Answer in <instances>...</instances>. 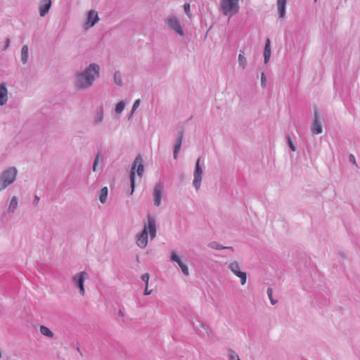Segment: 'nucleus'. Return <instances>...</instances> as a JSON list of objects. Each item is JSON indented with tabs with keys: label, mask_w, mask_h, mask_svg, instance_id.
<instances>
[{
	"label": "nucleus",
	"mask_w": 360,
	"mask_h": 360,
	"mask_svg": "<svg viewBox=\"0 0 360 360\" xmlns=\"http://www.w3.org/2000/svg\"><path fill=\"white\" fill-rule=\"evenodd\" d=\"M99 70L98 65L91 63L84 71L77 74L75 86L81 89L89 88L93 84L94 80L98 77Z\"/></svg>",
	"instance_id": "f257e3e1"
},
{
	"label": "nucleus",
	"mask_w": 360,
	"mask_h": 360,
	"mask_svg": "<svg viewBox=\"0 0 360 360\" xmlns=\"http://www.w3.org/2000/svg\"><path fill=\"white\" fill-rule=\"evenodd\" d=\"M18 170L15 167H11L3 171L0 176V192L11 185L16 179Z\"/></svg>",
	"instance_id": "f03ea898"
},
{
	"label": "nucleus",
	"mask_w": 360,
	"mask_h": 360,
	"mask_svg": "<svg viewBox=\"0 0 360 360\" xmlns=\"http://www.w3.org/2000/svg\"><path fill=\"white\" fill-rule=\"evenodd\" d=\"M136 169V172H137L138 176H139L140 179H141L143 176L144 167H143V160H142L141 155H138L135 158L134 163L131 166V170H130L129 177H130L131 188L130 195H132L134 191V187H135L134 179H135V169Z\"/></svg>",
	"instance_id": "7ed1b4c3"
},
{
	"label": "nucleus",
	"mask_w": 360,
	"mask_h": 360,
	"mask_svg": "<svg viewBox=\"0 0 360 360\" xmlns=\"http://www.w3.org/2000/svg\"><path fill=\"white\" fill-rule=\"evenodd\" d=\"M240 0H221V9L225 15L231 17L236 14L240 9Z\"/></svg>",
	"instance_id": "20e7f679"
},
{
	"label": "nucleus",
	"mask_w": 360,
	"mask_h": 360,
	"mask_svg": "<svg viewBox=\"0 0 360 360\" xmlns=\"http://www.w3.org/2000/svg\"><path fill=\"white\" fill-rule=\"evenodd\" d=\"M204 165L201 164L200 158H198L195 163V167L193 172V186L196 191H198L201 186V182L203 176Z\"/></svg>",
	"instance_id": "39448f33"
},
{
	"label": "nucleus",
	"mask_w": 360,
	"mask_h": 360,
	"mask_svg": "<svg viewBox=\"0 0 360 360\" xmlns=\"http://www.w3.org/2000/svg\"><path fill=\"white\" fill-rule=\"evenodd\" d=\"M165 24L168 26V27L174 31L178 35L181 37L184 35V32L180 20L176 15H169L165 20Z\"/></svg>",
	"instance_id": "423d86ee"
},
{
	"label": "nucleus",
	"mask_w": 360,
	"mask_h": 360,
	"mask_svg": "<svg viewBox=\"0 0 360 360\" xmlns=\"http://www.w3.org/2000/svg\"><path fill=\"white\" fill-rule=\"evenodd\" d=\"M230 271L240 278V284L244 285L247 282V274L242 270V266L237 261H232L229 264Z\"/></svg>",
	"instance_id": "0eeeda50"
},
{
	"label": "nucleus",
	"mask_w": 360,
	"mask_h": 360,
	"mask_svg": "<svg viewBox=\"0 0 360 360\" xmlns=\"http://www.w3.org/2000/svg\"><path fill=\"white\" fill-rule=\"evenodd\" d=\"M165 188L164 184L161 181L157 182L153 188V199L154 205L159 207L161 205L162 199L164 197Z\"/></svg>",
	"instance_id": "6e6552de"
},
{
	"label": "nucleus",
	"mask_w": 360,
	"mask_h": 360,
	"mask_svg": "<svg viewBox=\"0 0 360 360\" xmlns=\"http://www.w3.org/2000/svg\"><path fill=\"white\" fill-rule=\"evenodd\" d=\"M143 231H146V232L148 233L151 240H153L156 237L157 226L155 217L150 214L147 216L146 221L143 224Z\"/></svg>",
	"instance_id": "1a4fd4ad"
},
{
	"label": "nucleus",
	"mask_w": 360,
	"mask_h": 360,
	"mask_svg": "<svg viewBox=\"0 0 360 360\" xmlns=\"http://www.w3.org/2000/svg\"><path fill=\"white\" fill-rule=\"evenodd\" d=\"M88 274L86 271H81L76 274L72 277V283L75 286L77 287L79 290V293L82 295H84L85 290L84 286V280L87 278Z\"/></svg>",
	"instance_id": "9d476101"
},
{
	"label": "nucleus",
	"mask_w": 360,
	"mask_h": 360,
	"mask_svg": "<svg viewBox=\"0 0 360 360\" xmlns=\"http://www.w3.org/2000/svg\"><path fill=\"white\" fill-rule=\"evenodd\" d=\"M98 15L96 11H90L88 13L87 20L84 24V28L86 30L93 27L98 21Z\"/></svg>",
	"instance_id": "9b49d317"
},
{
	"label": "nucleus",
	"mask_w": 360,
	"mask_h": 360,
	"mask_svg": "<svg viewBox=\"0 0 360 360\" xmlns=\"http://www.w3.org/2000/svg\"><path fill=\"white\" fill-rule=\"evenodd\" d=\"M51 6V0H41L39 5V15L45 16L49 11Z\"/></svg>",
	"instance_id": "f8f14e48"
},
{
	"label": "nucleus",
	"mask_w": 360,
	"mask_h": 360,
	"mask_svg": "<svg viewBox=\"0 0 360 360\" xmlns=\"http://www.w3.org/2000/svg\"><path fill=\"white\" fill-rule=\"evenodd\" d=\"M148 243V234L143 231L138 235L136 245L141 249H144Z\"/></svg>",
	"instance_id": "ddd939ff"
},
{
	"label": "nucleus",
	"mask_w": 360,
	"mask_h": 360,
	"mask_svg": "<svg viewBox=\"0 0 360 360\" xmlns=\"http://www.w3.org/2000/svg\"><path fill=\"white\" fill-rule=\"evenodd\" d=\"M183 139V131H179L178 133L177 137L176 139L174 146V152L173 157L174 159L176 160L178 158V154L180 152L181 143Z\"/></svg>",
	"instance_id": "4468645a"
},
{
	"label": "nucleus",
	"mask_w": 360,
	"mask_h": 360,
	"mask_svg": "<svg viewBox=\"0 0 360 360\" xmlns=\"http://www.w3.org/2000/svg\"><path fill=\"white\" fill-rule=\"evenodd\" d=\"M311 131L314 134H321L323 131L322 124L320 120H319L318 112L316 111L314 113V120Z\"/></svg>",
	"instance_id": "2eb2a0df"
},
{
	"label": "nucleus",
	"mask_w": 360,
	"mask_h": 360,
	"mask_svg": "<svg viewBox=\"0 0 360 360\" xmlns=\"http://www.w3.org/2000/svg\"><path fill=\"white\" fill-rule=\"evenodd\" d=\"M8 101V89L6 84H0V105H4Z\"/></svg>",
	"instance_id": "dca6fc26"
},
{
	"label": "nucleus",
	"mask_w": 360,
	"mask_h": 360,
	"mask_svg": "<svg viewBox=\"0 0 360 360\" xmlns=\"http://www.w3.org/2000/svg\"><path fill=\"white\" fill-rule=\"evenodd\" d=\"M271 56V41L269 39H267L266 41L264 50V64H267L269 62Z\"/></svg>",
	"instance_id": "f3484780"
},
{
	"label": "nucleus",
	"mask_w": 360,
	"mask_h": 360,
	"mask_svg": "<svg viewBox=\"0 0 360 360\" xmlns=\"http://www.w3.org/2000/svg\"><path fill=\"white\" fill-rule=\"evenodd\" d=\"M286 1L287 0H277V7L280 18L285 16Z\"/></svg>",
	"instance_id": "a211bd4d"
},
{
	"label": "nucleus",
	"mask_w": 360,
	"mask_h": 360,
	"mask_svg": "<svg viewBox=\"0 0 360 360\" xmlns=\"http://www.w3.org/2000/svg\"><path fill=\"white\" fill-rule=\"evenodd\" d=\"M18 205V200L16 196H13L9 203L8 211L9 212L13 213L16 210Z\"/></svg>",
	"instance_id": "6ab92c4d"
},
{
	"label": "nucleus",
	"mask_w": 360,
	"mask_h": 360,
	"mask_svg": "<svg viewBox=\"0 0 360 360\" xmlns=\"http://www.w3.org/2000/svg\"><path fill=\"white\" fill-rule=\"evenodd\" d=\"M29 57V49L27 45H24L21 50V62L23 64L27 63Z\"/></svg>",
	"instance_id": "aec40b11"
},
{
	"label": "nucleus",
	"mask_w": 360,
	"mask_h": 360,
	"mask_svg": "<svg viewBox=\"0 0 360 360\" xmlns=\"http://www.w3.org/2000/svg\"><path fill=\"white\" fill-rule=\"evenodd\" d=\"M108 190L107 187H103L99 193V200L101 203L104 204L108 198Z\"/></svg>",
	"instance_id": "412c9836"
},
{
	"label": "nucleus",
	"mask_w": 360,
	"mask_h": 360,
	"mask_svg": "<svg viewBox=\"0 0 360 360\" xmlns=\"http://www.w3.org/2000/svg\"><path fill=\"white\" fill-rule=\"evenodd\" d=\"M40 333L48 338H53V333L46 326H41L39 328Z\"/></svg>",
	"instance_id": "4be33fe9"
},
{
	"label": "nucleus",
	"mask_w": 360,
	"mask_h": 360,
	"mask_svg": "<svg viewBox=\"0 0 360 360\" xmlns=\"http://www.w3.org/2000/svg\"><path fill=\"white\" fill-rule=\"evenodd\" d=\"M208 246L212 248V249H214V250H224V249H228V250H231V251H233V248L232 247H224L220 244H219L217 242H211L210 243H209Z\"/></svg>",
	"instance_id": "5701e85b"
},
{
	"label": "nucleus",
	"mask_w": 360,
	"mask_h": 360,
	"mask_svg": "<svg viewBox=\"0 0 360 360\" xmlns=\"http://www.w3.org/2000/svg\"><path fill=\"white\" fill-rule=\"evenodd\" d=\"M103 157L102 153H98L96 154V155L95 160L94 161L93 167H92V170L94 172L96 171L97 165L99 163H101L103 162Z\"/></svg>",
	"instance_id": "b1692460"
},
{
	"label": "nucleus",
	"mask_w": 360,
	"mask_h": 360,
	"mask_svg": "<svg viewBox=\"0 0 360 360\" xmlns=\"http://www.w3.org/2000/svg\"><path fill=\"white\" fill-rule=\"evenodd\" d=\"M103 118H104V116H103V110H99L96 112L95 116H94V123L98 124H100L103 122Z\"/></svg>",
	"instance_id": "393cba45"
},
{
	"label": "nucleus",
	"mask_w": 360,
	"mask_h": 360,
	"mask_svg": "<svg viewBox=\"0 0 360 360\" xmlns=\"http://www.w3.org/2000/svg\"><path fill=\"white\" fill-rule=\"evenodd\" d=\"M238 64L240 68L245 69L248 65L247 59L244 56L243 53H240L238 55Z\"/></svg>",
	"instance_id": "a878e982"
},
{
	"label": "nucleus",
	"mask_w": 360,
	"mask_h": 360,
	"mask_svg": "<svg viewBox=\"0 0 360 360\" xmlns=\"http://www.w3.org/2000/svg\"><path fill=\"white\" fill-rule=\"evenodd\" d=\"M114 82L119 86H121L123 84L122 75L120 71H116L113 77Z\"/></svg>",
	"instance_id": "bb28decb"
},
{
	"label": "nucleus",
	"mask_w": 360,
	"mask_h": 360,
	"mask_svg": "<svg viewBox=\"0 0 360 360\" xmlns=\"http://www.w3.org/2000/svg\"><path fill=\"white\" fill-rule=\"evenodd\" d=\"M124 108H125L124 101H122L119 102L115 106V113L118 114V115L121 114L123 112Z\"/></svg>",
	"instance_id": "cd10ccee"
},
{
	"label": "nucleus",
	"mask_w": 360,
	"mask_h": 360,
	"mask_svg": "<svg viewBox=\"0 0 360 360\" xmlns=\"http://www.w3.org/2000/svg\"><path fill=\"white\" fill-rule=\"evenodd\" d=\"M176 263L178 264L179 266L180 267L182 273L186 275V276H188L189 274V271H188V266L184 264L182 262V261L181 260V259H179V262H176Z\"/></svg>",
	"instance_id": "c85d7f7f"
},
{
	"label": "nucleus",
	"mask_w": 360,
	"mask_h": 360,
	"mask_svg": "<svg viewBox=\"0 0 360 360\" xmlns=\"http://www.w3.org/2000/svg\"><path fill=\"white\" fill-rule=\"evenodd\" d=\"M176 263L178 264L179 266L180 267L182 273L186 275V276H188L189 274V271H188V266L184 264L182 262V261L181 260V259H179V262H176Z\"/></svg>",
	"instance_id": "c756f323"
},
{
	"label": "nucleus",
	"mask_w": 360,
	"mask_h": 360,
	"mask_svg": "<svg viewBox=\"0 0 360 360\" xmlns=\"http://www.w3.org/2000/svg\"><path fill=\"white\" fill-rule=\"evenodd\" d=\"M227 356L229 360H240L239 356L233 349L228 350Z\"/></svg>",
	"instance_id": "7c9ffc66"
},
{
	"label": "nucleus",
	"mask_w": 360,
	"mask_h": 360,
	"mask_svg": "<svg viewBox=\"0 0 360 360\" xmlns=\"http://www.w3.org/2000/svg\"><path fill=\"white\" fill-rule=\"evenodd\" d=\"M140 103H141L140 99H137V100H136L134 101V103L133 104V106H132V108H131V110L130 112V115H129V119H130V117H132V115L134 113L135 110L139 108V106L140 105Z\"/></svg>",
	"instance_id": "2f4dec72"
},
{
	"label": "nucleus",
	"mask_w": 360,
	"mask_h": 360,
	"mask_svg": "<svg viewBox=\"0 0 360 360\" xmlns=\"http://www.w3.org/2000/svg\"><path fill=\"white\" fill-rule=\"evenodd\" d=\"M180 259L179 256L177 255V253L175 251H172L170 254V261L176 262H179Z\"/></svg>",
	"instance_id": "473e14b6"
},
{
	"label": "nucleus",
	"mask_w": 360,
	"mask_h": 360,
	"mask_svg": "<svg viewBox=\"0 0 360 360\" xmlns=\"http://www.w3.org/2000/svg\"><path fill=\"white\" fill-rule=\"evenodd\" d=\"M191 6H190V4L188 3H186L184 5V12L186 14V15L188 17V18H191Z\"/></svg>",
	"instance_id": "72a5a7b5"
},
{
	"label": "nucleus",
	"mask_w": 360,
	"mask_h": 360,
	"mask_svg": "<svg viewBox=\"0 0 360 360\" xmlns=\"http://www.w3.org/2000/svg\"><path fill=\"white\" fill-rule=\"evenodd\" d=\"M267 295H268V297L270 300L271 304L274 305L277 302V301L273 299L271 288H269L267 289Z\"/></svg>",
	"instance_id": "f704fd0d"
},
{
	"label": "nucleus",
	"mask_w": 360,
	"mask_h": 360,
	"mask_svg": "<svg viewBox=\"0 0 360 360\" xmlns=\"http://www.w3.org/2000/svg\"><path fill=\"white\" fill-rule=\"evenodd\" d=\"M261 86L262 88H265L266 86V78L264 72H262L261 74Z\"/></svg>",
	"instance_id": "c9c22d12"
},
{
	"label": "nucleus",
	"mask_w": 360,
	"mask_h": 360,
	"mask_svg": "<svg viewBox=\"0 0 360 360\" xmlns=\"http://www.w3.org/2000/svg\"><path fill=\"white\" fill-rule=\"evenodd\" d=\"M150 275L148 273L143 274L141 276V280L146 283V285H148V281H149Z\"/></svg>",
	"instance_id": "e433bc0d"
},
{
	"label": "nucleus",
	"mask_w": 360,
	"mask_h": 360,
	"mask_svg": "<svg viewBox=\"0 0 360 360\" xmlns=\"http://www.w3.org/2000/svg\"><path fill=\"white\" fill-rule=\"evenodd\" d=\"M288 146L290 148L291 150L292 151H295L296 150V147L293 144L292 141H291L290 138H288Z\"/></svg>",
	"instance_id": "4c0bfd02"
},
{
	"label": "nucleus",
	"mask_w": 360,
	"mask_h": 360,
	"mask_svg": "<svg viewBox=\"0 0 360 360\" xmlns=\"http://www.w3.org/2000/svg\"><path fill=\"white\" fill-rule=\"evenodd\" d=\"M349 160L353 163L354 165H356V160H355V157L354 155L352 154H350L349 156Z\"/></svg>",
	"instance_id": "58836bf2"
},
{
	"label": "nucleus",
	"mask_w": 360,
	"mask_h": 360,
	"mask_svg": "<svg viewBox=\"0 0 360 360\" xmlns=\"http://www.w3.org/2000/svg\"><path fill=\"white\" fill-rule=\"evenodd\" d=\"M151 294V290H148V286L146 285V289L144 291V295H149Z\"/></svg>",
	"instance_id": "ea45409f"
},
{
	"label": "nucleus",
	"mask_w": 360,
	"mask_h": 360,
	"mask_svg": "<svg viewBox=\"0 0 360 360\" xmlns=\"http://www.w3.org/2000/svg\"><path fill=\"white\" fill-rule=\"evenodd\" d=\"M9 46H10V39H6V41H5V47H4V49H8Z\"/></svg>",
	"instance_id": "a19ab883"
},
{
	"label": "nucleus",
	"mask_w": 360,
	"mask_h": 360,
	"mask_svg": "<svg viewBox=\"0 0 360 360\" xmlns=\"http://www.w3.org/2000/svg\"><path fill=\"white\" fill-rule=\"evenodd\" d=\"M39 198L36 195L34 198V204L37 205L39 202Z\"/></svg>",
	"instance_id": "79ce46f5"
},
{
	"label": "nucleus",
	"mask_w": 360,
	"mask_h": 360,
	"mask_svg": "<svg viewBox=\"0 0 360 360\" xmlns=\"http://www.w3.org/2000/svg\"><path fill=\"white\" fill-rule=\"evenodd\" d=\"M117 314L119 316H124V312L121 309L119 310Z\"/></svg>",
	"instance_id": "37998d69"
}]
</instances>
